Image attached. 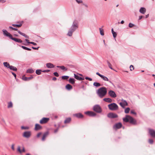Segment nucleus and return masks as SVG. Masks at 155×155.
<instances>
[{"label":"nucleus","instance_id":"obj_1","mask_svg":"<svg viewBox=\"0 0 155 155\" xmlns=\"http://www.w3.org/2000/svg\"><path fill=\"white\" fill-rule=\"evenodd\" d=\"M96 93L98 96L100 98H102L107 94V89L105 87H102L100 88L97 91Z\"/></svg>","mask_w":155,"mask_h":155},{"label":"nucleus","instance_id":"obj_2","mask_svg":"<svg viewBox=\"0 0 155 155\" xmlns=\"http://www.w3.org/2000/svg\"><path fill=\"white\" fill-rule=\"evenodd\" d=\"M2 31L4 36L9 37L10 38L17 42L21 43L22 42V41L20 39L13 38L12 35L8 32L6 30L3 29Z\"/></svg>","mask_w":155,"mask_h":155},{"label":"nucleus","instance_id":"obj_3","mask_svg":"<svg viewBox=\"0 0 155 155\" xmlns=\"http://www.w3.org/2000/svg\"><path fill=\"white\" fill-rule=\"evenodd\" d=\"M123 120L124 121L127 122H129L130 123L134 124L136 123V121L131 117L127 115L125 117L123 118Z\"/></svg>","mask_w":155,"mask_h":155},{"label":"nucleus","instance_id":"obj_4","mask_svg":"<svg viewBox=\"0 0 155 155\" xmlns=\"http://www.w3.org/2000/svg\"><path fill=\"white\" fill-rule=\"evenodd\" d=\"M78 28V21L76 20H74L72 25L70 28L72 30L74 31H75Z\"/></svg>","mask_w":155,"mask_h":155},{"label":"nucleus","instance_id":"obj_5","mask_svg":"<svg viewBox=\"0 0 155 155\" xmlns=\"http://www.w3.org/2000/svg\"><path fill=\"white\" fill-rule=\"evenodd\" d=\"M109 109L111 110H116L118 109L117 105L115 103H112L109 104L108 106Z\"/></svg>","mask_w":155,"mask_h":155},{"label":"nucleus","instance_id":"obj_6","mask_svg":"<svg viewBox=\"0 0 155 155\" xmlns=\"http://www.w3.org/2000/svg\"><path fill=\"white\" fill-rule=\"evenodd\" d=\"M93 109L94 111L98 113H100L102 111V109L99 105H94L93 107Z\"/></svg>","mask_w":155,"mask_h":155},{"label":"nucleus","instance_id":"obj_7","mask_svg":"<svg viewBox=\"0 0 155 155\" xmlns=\"http://www.w3.org/2000/svg\"><path fill=\"white\" fill-rule=\"evenodd\" d=\"M31 135V133L30 131H26L23 134V136L26 138H28Z\"/></svg>","mask_w":155,"mask_h":155},{"label":"nucleus","instance_id":"obj_8","mask_svg":"<svg viewBox=\"0 0 155 155\" xmlns=\"http://www.w3.org/2000/svg\"><path fill=\"white\" fill-rule=\"evenodd\" d=\"M108 94L112 98H115L117 97L115 93L113 91L110 90L108 92Z\"/></svg>","mask_w":155,"mask_h":155},{"label":"nucleus","instance_id":"obj_9","mask_svg":"<svg viewBox=\"0 0 155 155\" xmlns=\"http://www.w3.org/2000/svg\"><path fill=\"white\" fill-rule=\"evenodd\" d=\"M122 126V124L120 123H118L114 124L113 127V128L114 129H117L120 128Z\"/></svg>","mask_w":155,"mask_h":155},{"label":"nucleus","instance_id":"obj_10","mask_svg":"<svg viewBox=\"0 0 155 155\" xmlns=\"http://www.w3.org/2000/svg\"><path fill=\"white\" fill-rule=\"evenodd\" d=\"M49 120L48 118L43 117L40 120V123L41 124H45L47 123Z\"/></svg>","mask_w":155,"mask_h":155},{"label":"nucleus","instance_id":"obj_11","mask_svg":"<svg viewBox=\"0 0 155 155\" xmlns=\"http://www.w3.org/2000/svg\"><path fill=\"white\" fill-rule=\"evenodd\" d=\"M107 117L110 118H114L118 117L117 115L114 113H110L107 114Z\"/></svg>","mask_w":155,"mask_h":155},{"label":"nucleus","instance_id":"obj_12","mask_svg":"<svg viewBox=\"0 0 155 155\" xmlns=\"http://www.w3.org/2000/svg\"><path fill=\"white\" fill-rule=\"evenodd\" d=\"M121 101L122 102L120 103L119 104L122 107L124 108L125 106L127 105V103L125 100H122Z\"/></svg>","mask_w":155,"mask_h":155},{"label":"nucleus","instance_id":"obj_13","mask_svg":"<svg viewBox=\"0 0 155 155\" xmlns=\"http://www.w3.org/2000/svg\"><path fill=\"white\" fill-rule=\"evenodd\" d=\"M149 133L153 137H155V130L152 129H149Z\"/></svg>","mask_w":155,"mask_h":155},{"label":"nucleus","instance_id":"obj_14","mask_svg":"<svg viewBox=\"0 0 155 155\" xmlns=\"http://www.w3.org/2000/svg\"><path fill=\"white\" fill-rule=\"evenodd\" d=\"M33 78V77L32 75H31L30 77H23L22 79L25 81H28L31 80Z\"/></svg>","mask_w":155,"mask_h":155},{"label":"nucleus","instance_id":"obj_15","mask_svg":"<svg viewBox=\"0 0 155 155\" xmlns=\"http://www.w3.org/2000/svg\"><path fill=\"white\" fill-rule=\"evenodd\" d=\"M74 31H73L72 30L69 29L68 31V33L67 34V35L69 37H71L73 35V33Z\"/></svg>","mask_w":155,"mask_h":155},{"label":"nucleus","instance_id":"obj_16","mask_svg":"<svg viewBox=\"0 0 155 155\" xmlns=\"http://www.w3.org/2000/svg\"><path fill=\"white\" fill-rule=\"evenodd\" d=\"M48 134L49 133L48 132H46L44 134L41 139V140L42 141H44L45 140V138L48 136Z\"/></svg>","mask_w":155,"mask_h":155},{"label":"nucleus","instance_id":"obj_17","mask_svg":"<svg viewBox=\"0 0 155 155\" xmlns=\"http://www.w3.org/2000/svg\"><path fill=\"white\" fill-rule=\"evenodd\" d=\"M146 12V9L144 7H141L139 10L140 12L142 14H144Z\"/></svg>","mask_w":155,"mask_h":155},{"label":"nucleus","instance_id":"obj_18","mask_svg":"<svg viewBox=\"0 0 155 155\" xmlns=\"http://www.w3.org/2000/svg\"><path fill=\"white\" fill-rule=\"evenodd\" d=\"M46 67L48 68H52L54 67V66L52 64L49 63L46 64Z\"/></svg>","mask_w":155,"mask_h":155},{"label":"nucleus","instance_id":"obj_19","mask_svg":"<svg viewBox=\"0 0 155 155\" xmlns=\"http://www.w3.org/2000/svg\"><path fill=\"white\" fill-rule=\"evenodd\" d=\"M42 128L41 126L38 124H36L35 125V129L36 130H38L41 129Z\"/></svg>","mask_w":155,"mask_h":155},{"label":"nucleus","instance_id":"obj_20","mask_svg":"<svg viewBox=\"0 0 155 155\" xmlns=\"http://www.w3.org/2000/svg\"><path fill=\"white\" fill-rule=\"evenodd\" d=\"M74 77L75 79L79 81H81L84 80V78L79 77L78 75H76L75 74H74Z\"/></svg>","mask_w":155,"mask_h":155},{"label":"nucleus","instance_id":"obj_21","mask_svg":"<svg viewBox=\"0 0 155 155\" xmlns=\"http://www.w3.org/2000/svg\"><path fill=\"white\" fill-rule=\"evenodd\" d=\"M74 116H76L78 118H81L83 117V115L80 113L75 114H74Z\"/></svg>","mask_w":155,"mask_h":155},{"label":"nucleus","instance_id":"obj_22","mask_svg":"<svg viewBox=\"0 0 155 155\" xmlns=\"http://www.w3.org/2000/svg\"><path fill=\"white\" fill-rule=\"evenodd\" d=\"M18 32L21 35L24 36L26 38H29V36H28L26 35L24 33L21 32L20 31H18Z\"/></svg>","mask_w":155,"mask_h":155},{"label":"nucleus","instance_id":"obj_23","mask_svg":"<svg viewBox=\"0 0 155 155\" xmlns=\"http://www.w3.org/2000/svg\"><path fill=\"white\" fill-rule=\"evenodd\" d=\"M103 100L108 103H111L112 102V100L109 98H104L103 99Z\"/></svg>","mask_w":155,"mask_h":155},{"label":"nucleus","instance_id":"obj_24","mask_svg":"<svg viewBox=\"0 0 155 155\" xmlns=\"http://www.w3.org/2000/svg\"><path fill=\"white\" fill-rule=\"evenodd\" d=\"M65 88L68 90H70L72 89V87L71 85L68 84L66 85Z\"/></svg>","mask_w":155,"mask_h":155},{"label":"nucleus","instance_id":"obj_25","mask_svg":"<svg viewBox=\"0 0 155 155\" xmlns=\"http://www.w3.org/2000/svg\"><path fill=\"white\" fill-rule=\"evenodd\" d=\"M101 78L105 81H108L109 82L111 83V82L109 80L108 78L106 77L104 75H102Z\"/></svg>","mask_w":155,"mask_h":155},{"label":"nucleus","instance_id":"obj_26","mask_svg":"<svg viewBox=\"0 0 155 155\" xmlns=\"http://www.w3.org/2000/svg\"><path fill=\"white\" fill-rule=\"evenodd\" d=\"M9 68L11 70H12L16 71L17 70V68L15 67L12 65H10Z\"/></svg>","mask_w":155,"mask_h":155},{"label":"nucleus","instance_id":"obj_27","mask_svg":"<svg viewBox=\"0 0 155 155\" xmlns=\"http://www.w3.org/2000/svg\"><path fill=\"white\" fill-rule=\"evenodd\" d=\"M68 81L70 83L73 84L75 83V80L73 78H69Z\"/></svg>","mask_w":155,"mask_h":155},{"label":"nucleus","instance_id":"obj_28","mask_svg":"<svg viewBox=\"0 0 155 155\" xmlns=\"http://www.w3.org/2000/svg\"><path fill=\"white\" fill-rule=\"evenodd\" d=\"M4 66L8 68H9L10 67V64L7 62H4L3 63Z\"/></svg>","mask_w":155,"mask_h":155},{"label":"nucleus","instance_id":"obj_29","mask_svg":"<svg viewBox=\"0 0 155 155\" xmlns=\"http://www.w3.org/2000/svg\"><path fill=\"white\" fill-rule=\"evenodd\" d=\"M57 68H60L61 69L65 71H66L67 70V68H65L64 66H57Z\"/></svg>","mask_w":155,"mask_h":155},{"label":"nucleus","instance_id":"obj_30","mask_svg":"<svg viewBox=\"0 0 155 155\" xmlns=\"http://www.w3.org/2000/svg\"><path fill=\"white\" fill-rule=\"evenodd\" d=\"M34 72V70H33L32 68H29V69H28L27 70L26 72L27 73L31 74V73H32Z\"/></svg>","mask_w":155,"mask_h":155},{"label":"nucleus","instance_id":"obj_31","mask_svg":"<svg viewBox=\"0 0 155 155\" xmlns=\"http://www.w3.org/2000/svg\"><path fill=\"white\" fill-rule=\"evenodd\" d=\"M71 120V118L70 117H68V118H67L65 120V121H64V123L65 124L69 123L70 122Z\"/></svg>","mask_w":155,"mask_h":155},{"label":"nucleus","instance_id":"obj_32","mask_svg":"<svg viewBox=\"0 0 155 155\" xmlns=\"http://www.w3.org/2000/svg\"><path fill=\"white\" fill-rule=\"evenodd\" d=\"M93 85L96 87H99L101 86V84L99 83L94 82L93 84Z\"/></svg>","mask_w":155,"mask_h":155},{"label":"nucleus","instance_id":"obj_33","mask_svg":"<svg viewBox=\"0 0 155 155\" xmlns=\"http://www.w3.org/2000/svg\"><path fill=\"white\" fill-rule=\"evenodd\" d=\"M111 32H112V33L113 34V37L114 38H115L116 37V36H117V34L116 32H115L114 31V30H113V28H112L111 29Z\"/></svg>","mask_w":155,"mask_h":155},{"label":"nucleus","instance_id":"obj_34","mask_svg":"<svg viewBox=\"0 0 155 155\" xmlns=\"http://www.w3.org/2000/svg\"><path fill=\"white\" fill-rule=\"evenodd\" d=\"M13 104L12 102H10L8 103V108H10L12 107Z\"/></svg>","mask_w":155,"mask_h":155},{"label":"nucleus","instance_id":"obj_35","mask_svg":"<svg viewBox=\"0 0 155 155\" xmlns=\"http://www.w3.org/2000/svg\"><path fill=\"white\" fill-rule=\"evenodd\" d=\"M99 29L100 30V34L101 35L103 36L104 35L103 30L101 28H99Z\"/></svg>","mask_w":155,"mask_h":155},{"label":"nucleus","instance_id":"obj_36","mask_svg":"<svg viewBox=\"0 0 155 155\" xmlns=\"http://www.w3.org/2000/svg\"><path fill=\"white\" fill-rule=\"evenodd\" d=\"M21 47L23 49L26 50H28V51H31V49L28 48L27 47H26L25 46H21Z\"/></svg>","mask_w":155,"mask_h":155},{"label":"nucleus","instance_id":"obj_37","mask_svg":"<svg viewBox=\"0 0 155 155\" xmlns=\"http://www.w3.org/2000/svg\"><path fill=\"white\" fill-rule=\"evenodd\" d=\"M41 71H42L41 70L38 69L36 70V73L38 75H40L41 74Z\"/></svg>","mask_w":155,"mask_h":155},{"label":"nucleus","instance_id":"obj_38","mask_svg":"<svg viewBox=\"0 0 155 155\" xmlns=\"http://www.w3.org/2000/svg\"><path fill=\"white\" fill-rule=\"evenodd\" d=\"M22 25V24H12V26L13 27H20Z\"/></svg>","mask_w":155,"mask_h":155},{"label":"nucleus","instance_id":"obj_39","mask_svg":"<svg viewBox=\"0 0 155 155\" xmlns=\"http://www.w3.org/2000/svg\"><path fill=\"white\" fill-rule=\"evenodd\" d=\"M107 65L112 70H114V69L112 68L111 67V64L110 63V62H109L108 61H107Z\"/></svg>","mask_w":155,"mask_h":155},{"label":"nucleus","instance_id":"obj_40","mask_svg":"<svg viewBox=\"0 0 155 155\" xmlns=\"http://www.w3.org/2000/svg\"><path fill=\"white\" fill-rule=\"evenodd\" d=\"M69 78V76H68L64 75L62 76V79L63 80H67Z\"/></svg>","mask_w":155,"mask_h":155},{"label":"nucleus","instance_id":"obj_41","mask_svg":"<svg viewBox=\"0 0 155 155\" xmlns=\"http://www.w3.org/2000/svg\"><path fill=\"white\" fill-rule=\"evenodd\" d=\"M96 114L95 113H94L93 112L91 111L90 113V114L89 116H91V117H94L96 115Z\"/></svg>","mask_w":155,"mask_h":155},{"label":"nucleus","instance_id":"obj_42","mask_svg":"<svg viewBox=\"0 0 155 155\" xmlns=\"http://www.w3.org/2000/svg\"><path fill=\"white\" fill-rule=\"evenodd\" d=\"M130 108L129 107L127 108L125 110V112L126 114L128 113L130 111Z\"/></svg>","mask_w":155,"mask_h":155},{"label":"nucleus","instance_id":"obj_43","mask_svg":"<svg viewBox=\"0 0 155 155\" xmlns=\"http://www.w3.org/2000/svg\"><path fill=\"white\" fill-rule=\"evenodd\" d=\"M76 2L78 3V4H80L81 3H83V1L82 0H75Z\"/></svg>","mask_w":155,"mask_h":155},{"label":"nucleus","instance_id":"obj_44","mask_svg":"<svg viewBox=\"0 0 155 155\" xmlns=\"http://www.w3.org/2000/svg\"><path fill=\"white\" fill-rule=\"evenodd\" d=\"M149 143L150 144H152L153 143V141L152 139H149L148 140Z\"/></svg>","mask_w":155,"mask_h":155},{"label":"nucleus","instance_id":"obj_45","mask_svg":"<svg viewBox=\"0 0 155 155\" xmlns=\"http://www.w3.org/2000/svg\"><path fill=\"white\" fill-rule=\"evenodd\" d=\"M134 26V24H133L132 23H129V27L130 28H132Z\"/></svg>","mask_w":155,"mask_h":155},{"label":"nucleus","instance_id":"obj_46","mask_svg":"<svg viewBox=\"0 0 155 155\" xmlns=\"http://www.w3.org/2000/svg\"><path fill=\"white\" fill-rule=\"evenodd\" d=\"M21 129H28L29 128V127H24V126H22L21 127Z\"/></svg>","mask_w":155,"mask_h":155},{"label":"nucleus","instance_id":"obj_47","mask_svg":"<svg viewBox=\"0 0 155 155\" xmlns=\"http://www.w3.org/2000/svg\"><path fill=\"white\" fill-rule=\"evenodd\" d=\"M85 79L86 80H88L89 81H91L92 80V78H89L88 77H86L85 78Z\"/></svg>","mask_w":155,"mask_h":155},{"label":"nucleus","instance_id":"obj_48","mask_svg":"<svg viewBox=\"0 0 155 155\" xmlns=\"http://www.w3.org/2000/svg\"><path fill=\"white\" fill-rule=\"evenodd\" d=\"M17 150L20 153H21L22 152V151L20 149V147L18 146L17 148Z\"/></svg>","mask_w":155,"mask_h":155},{"label":"nucleus","instance_id":"obj_49","mask_svg":"<svg viewBox=\"0 0 155 155\" xmlns=\"http://www.w3.org/2000/svg\"><path fill=\"white\" fill-rule=\"evenodd\" d=\"M54 74L56 77H58L59 76L57 72H55L54 73Z\"/></svg>","mask_w":155,"mask_h":155},{"label":"nucleus","instance_id":"obj_50","mask_svg":"<svg viewBox=\"0 0 155 155\" xmlns=\"http://www.w3.org/2000/svg\"><path fill=\"white\" fill-rule=\"evenodd\" d=\"M130 70L131 71H132L133 70V69H134V68L133 66L132 65H130Z\"/></svg>","mask_w":155,"mask_h":155},{"label":"nucleus","instance_id":"obj_51","mask_svg":"<svg viewBox=\"0 0 155 155\" xmlns=\"http://www.w3.org/2000/svg\"><path fill=\"white\" fill-rule=\"evenodd\" d=\"M50 71V70H46L43 71H42V72H48Z\"/></svg>","mask_w":155,"mask_h":155},{"label":"nucleus","instance_id":"obj_52","mask_svg":"<svg viewBox=\"0 0 155 155\" xmlns=\"http://www.w3.org/2000/svg\"><path fill=\"white\" fill-rule=\"evenodd\" d=\"M96 74L97 75L99 76H100L101 78V77L102 76V75L101 74H100L98 72H97Z\"/></svg>","mask_w":155,"mask_h":155},{"label":"nucleus","instance_id":"obj_53","mask_svg":"<svg viewBox=\"0 0 155 155\" xmlns=\"http://www.w3.org/2000/svg\"><path fill=\"white\" fill-rule=\"evenodd\" d=\"M130 113L132 114H134L135 115L136 114V113L135 112L134 110H132L130 111Z\"/></svg>","mask_w":155,"mask_h":155},{"label":"nucleus","instance_id":"obj_54","mask_svg":"<svg viewBox=\"0 0 155 155\" xmlns=\"http://www.w3.org/2000/svg\"><path fill=\"white\" fill-rule=\"evenodd\" d=\"M41 134L42 133L41 132H40L38 133L37 135V137H40V136L41 135Z\"/></svg>","mask_w":155,"mask_h":155},{"label":"nucleus","instance_id":"obj_55","mask_svg":"<svg viewBox=\"0 0 155 155\" xmlns=\"http://www.w3.org/2000/svg\"><path fill=\"white\" fill-rule=\"evenodd\" d=\"M91 112V111H87L85 112V114H87V115H88L89 116Z\"/></svg>","mask_w":155,"mask_h":155},{"label":"nucleus","instance_id":"obj_56","mask_svg":"<svg viewBox=\"0 0 155 155\" xmlns=\"http://www.w3.org/2000/svg\"><path fill=\"white\" fill-rule=\"evenodd\" d=\"M30 44H33V45H37V44L36 43L33 42H31Z\"/></svg>","mask_w":155,"mask_h":155},{"label":"nucleus","instance_id":"obj_57","mask_svg":"<svg viewBox=\"0 0 155 155\" xmlns=\"http://www.w3.org/2000/svg\"><path fill=\"white\" fill-rule=\"evenodd\" d=\"M25 41H26V42H27V43L30 44L31 42H29V40H28V39H25Z\"/></svg>","mask_w":155,"mask_h":155},{"label":"nucleus","instance_id":"obj_58","mask_svg":"<svg viewBox=\"0 0 155 155\" xmlns=\"http://www.w3.org/2000/svg\"><path fill=\"white\" fill-rule=\"evenodd\" d=\"M143 17H144L142 16H139V19H138V20H141L142 18Z\"/></svg>","mask_w":155,"mask_h":155},{"label":"nucleus","instance_id":"obj_59","mask_svg":"<svg viewBox=\"0 0 155 155\" xmlns=\"http://www.w3.org/2000/svg\"><path fill=\"white\" fill-rule=\"evenodd\" d=\"M38 48H39V47H38L37 48H35V47H32V48L33 49H34V50H38Z\"/></svg>","mask_w":155,"mask_h":155},{"label":"nucleus","instance_id":"obj_60","mask_svg":"<svg viewBox=\"0 0 155 155\" xmlns=\"http://www.w3.org/2000/svg\"><path fill=\"white\" fill-rule=\"evenodd\" d=\"M12 73L14 75V76L15 78H16V74H15L13 72H12Z\"/></svg>","mask_w":155,"mask_h":155},{"label":"nucleus","instance_id":"obj_61","mask_svg":"<svg viewBox=\"0 0 155 155\" xmlns=\"http://www.w3.org/2000/svg\"><path fill=\"white\" fill-rule=\"evenodd\" d=\"M14 144H12V145L11 148L13 150H15V148L14 147Z\"/></svg>","mask_w":155,"mask_h":155},{"label":"nucleus","instance_id":"obj_62","mask_svg":"<svg viewBox=\"0 0 155 155\" xmlns=\"http://www.w3.org/2000/svg\"><path fill=\"white\" fill-rule=\"evenodd\" d=\"M5 0H0V2L2 3L5 2Z\"/></svg>","mask_w":155,"mask_h":155},{"label":"nucleus","instance_id":"obj_63","mask_svg":"<svg viewBox=\"0 0 155 155\" xmlns=\"http://www.w3.org/2000/svg\"><path fill=\"white\" fill-rule=\"evenodd\" d=\"M58 128H57L56 129H55L54 130V133H57L58 131Z\"/></svg>","mask_w":155,"mask_h":155},{"label":"nucleus","instance_id":"obj_64","mask_svg":"<svg viewBox=\"0 0 155 155\" xmlns=\"http://www.w3.org/2000/svg\"><path fill=\"white\" fill-rule=\"evenodd\" d=\"M83 5L86 8H87L88 7V5L86 4H83Z\"/></svg>","mask_w":155,"mask_h":155}]
</instances>
